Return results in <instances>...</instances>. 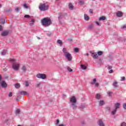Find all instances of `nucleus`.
Segmentation results:
<instances>
[{"label":"nucleus","mask_w":126,"mask_h":126,"mask_svg":"<svg viewBox=\"0 0 126 126\" xmlns=\"http://www.w3.org/2000/svg\"><path fill=\"white\" fill-rule=\"evenodd\" d=\"M81 68H82V69H86L87 67L85 65L82 64L81 65Z\"/></svg>","instance_id":"nucleus-27"},{"label":"nucleus","mask_w":126,"mask_h":126,"mask_svg":"<svg viewBox=\"0 0 126 126\" xmlns=\"http://www.w3.org/2000/svg\"><path fill=\"white\" fill-rule=\"evenodd\" d=\"M9 97H12V93H10L8 94Z\"/></svg>","instance_id":"nucleus-41"},{"label":"nucleus","mask_w":126,"mask_h":126,"mask_svg":"<svg viewBox=\"0 0 126 126\" xmlns=\"http://www.w3.org/2000/svg\"><path fill=\"white\" fill-rule=\"evenodd\" d=\"M78 51H79V49L77 48H74V52H75V53H78Z\"/></svg>","instance_id":"nucleus-34"},{"label":"nucleus","mask_w":126,"mask_h":126,"mask_svg":"<svg viewBox=\"0 0 126 126\" xmlns=\"http://www.w3.org/2000/svg\"><path fill=\"white\" fill-rule=\"evenodd\" d=\"M24 17H25V18H29V17H30V16L29 15H25L24 16Z\"/></svg>","instance_id":"nucleus-38"},{"label":"nucleus","mask_w":126,"mask_h":126,"mask_svg":"<svg viewBox=\"0 0 126 126\" xmlns=\"http://www.w3.org/2000/svg\"><path fill=\"white\" fill-rule=\"evenodd\" d=\"M85 55H86V56H87V57H88L89 56V54H88V53H87Z\"/></svg>","instance_id":"nucleus-56"},{"label":"nucleus","mask_w":126,"mask_h":126,"mask_svg":"<svg viewBox=\"0 0 126 126\" xmlns=\"http://www.w3.org/2000/svg\"><path fill=\"white\" fill-rule=\"evenodd\" d=\"M9 62L12 63V66L14 70H19L20 68V64L18 63H16V60L14 59L10 58Z\"/></svg>","instance_id":"nucleus-1"},{"label":"nucleus","mask_w":126,"mask_h":126,"mask_svg":"<svg viewBox=\"0 0 126 126\" xmlns=\"http://www.w3.org/2000/svg\"><path fill=\"white\" fill-rule=\"evenodd\" d=\"M36 77L41 79H46L47 75L45 74L38 73L36 75Z\"/></svg>","instance_id":"nucleus-4"},{"label":"nucleus","mask_w":126,"mask_h":126,"mask_svg":"<svg viewBox=\"0 0 126 126\" xmlns=\"http://www.w3.org/2000/svg\"><path fill=\"white\" fill-rule=\"evenodd\" d=\"M71 107L73 109V110H76L77 106H76V104H75V103H72L71 104Z\"/></svg>","instance_id":"nucleus-20"},{"label":"nucleus","mask_w":126,"mask_h":126,"mask_svg":"<svg viewBox=\"0 0 126 126\" xmlns=\"http://www.w3.org/2000/svg\"><path fill=\"white\" fill-rule=\"evenodd\" d=\"M102 54H103V52L102 51H99L97 52L98 56H102Z\"/></svg>","instance_id":"nucleus-33"},{"label":"nucleus","mask_w":126,"mask_h":126,"mask_svg":"<svg viewBox=\"0 0 126 126\" xmlns=\"http://www.w3.org/2000/svg\"><path fill=\"white\" fill-rule=\"evenodd\" d=\"M117 16H118L119 17H121V16H123V13L121 11H118L116 13Z\"/></svg>","instance_id":"nucleus-17"},{"label":"nucleus","mask_w":126,"mask_h":126,"mask_svg":"<svg viewBox=\"0 0 126 126\" xmlns=\"http://www.w3.org/2000/svg\"><path fill=\"white\" fill-rule=\"evenodd\" d=\"M105 104V102H104V100H100L99 101V105L100 106H103Z\"/></svg>","instance_id":"nucleus-26"},{"label":"nucleus","mask_w":126,"mask_h":126,"mask_svg":"<svg viewBox=\"0 0 126 126\" xmlns=\"http://www.w3.org/2000/svg\"><path fill=\"white\" fill-rule=\"evenodd\" d=\"M21 69L24 72H26V71H27V67H26L25 65H23Z\"/></svg>","instance_id":"nucleus-14"},{"label":"nucleus","mask_w":126,"mask_h":126,"mask_svg":"<svg viewBox=\"0 0 126 126\" xmlns=\"http://www.w3.org/2000/svg\"><path fill=\"white\" fill-rule=\"evenodd\" d=\"M123 108H124V109L126 110V103L123 104Z\"/></svg>","instance_id":"nucleus-40"},{"label":"nucleus","mask_w":126,"mask_h":126,"mask_svg":"<svg viewBox=\"0 0 126 126\" xmlns=\"http://www.w3.org/2000/svg\"><path fill=\"white\" fill-rule=\"evenodd\" d=\"M67 70H68V71H69L70 72H71V71H72V69H71L70 67H68L67 68Z\"/></svg>","instance_id":"nucleus-37"},{"label":"nucleus","mask_w":126,"mask_h":126,"mask_svg":"<svg viewBox=\"0 0 126 126\" xmlns=\"http://www.w3.org/2000/svg\"><path fill=\"white\" fill-rule=\"evenodd\" d=\"M95 98L96 99H97L98 100H99V99H100V98H101V95H100V94H97L95 95Z\"/></svg>","instance_id":"nucleus-28"},{"label":"nucleus","mask_w":126,"mask_h":126,"mask_svg":"<svg viewBox=\"0 0 126 126\" xmlns=\"http://www.w3.org/2000/svg\"><path fill=\"white\" fill-rule=\"evenodd\" d=\"M34 23H35V20H34L33 19H32L31 21L30 22L29 24L30 25H31V26H32V25H33V24H34Z\"/></svg>","instance_id":"nucleus-21"},{"label":"nucleus","mask_w":126,"mask_h":126,"mask_svg":"<svg viewBox=\"0 0 126 126\" xmlns=\"http://www.w3.org/2000/svg\"><path fill=\"white\" fill-rule=\"evenodd\" d=\"M40 85H41V83H38L37 84V87H39Z\"/></svg>","instance_id":"nucleus-51"},{"label":"nucleus","mask_w":126,"mask_h":126,"mask_svg":"<svg viewBox=\"0 0 126 126\" xmlns=\"http://www.w3.org/2000/svg\"><path fill=\"white\" fill-rule=\"evenodd\" d=\"M58 18H59V20H61V17H59Z\"/></svg>","instance_id":"nucleus-57"},{"label":"nucleus","mask_w":126,"mask_h":126,"mask_svg":"<svg viewBox=\"0 0 126 126\" xmlns=\"http://www.w3.org/2000/svg\"><path fill=\"white\" fill-rule=\"evenodd\" d=\"M126 79V78L125 77H122L121 78V81H124Z\"/></svg>","instance_id":"nucleus-42"},{"label":"nucleus","mask_w":126,"mask_h":126,"mask_svg":"<svg viewBox=\"0 0 126 126\" xmlns=\"http://www.w3.org/2000/svg\"><path fill=\"white\" fill-rule=\"evenodd\" d=\"M117 109H114L113 111H111V114L112 115H115V114H116V113H117Z\"/></svg>","instance_id":"nucleus-25"},{"label":"nucleus","mask_w":126,"mask_h":126,"mask_svg":"<svg viewBox=\"0 0 126 126\" xmlns=\"http://www.w3.org/2000/svg\"><path fill=\"white\" fill-rule=\"evenodd\" d=\"M39 8L41 11H46L49 9V5L46 3L40 4L39 6Z\"/></svg>","instance_id":"nucleus-3"},{"label":"nucleus","mask_w":126,"mask_h":126,"mask_svg":"<svg viewBox=\"0 0 126 126\" xmlns=\"http://www.w3.org/2000/svg\"><path fill=\"white\" fill-rule=\"evenodd\" d=\"M120 106H121V103H116L115 104V109H116V110H118V109H119V108H120Z\"/></svg>","instance_id":"nucleus-19"},{"label":"nucleus","mask_w":126,"mask_h":126,"mask_svg":"<svg viewBox=\"0 0 126 126\" xmlns=\"http://www.w3.org/2000/svg\"><path fill=\"white\" fill-rule=\"evenodd\" d=\"M0 31H2V26L0 25Z\"/></svg>","instance_id":"nucleus-47"},{"label":"nucleus","mask_w":126,"mask_h":126,"mask_svg":"<svg viewBox=\"0 0 126 126\" xmlns=\"http://www.w3.org/2000/svg\"><path fill=\"white\" fill-rule=\"evenodd\" d=\"M70 102L72 103V104H75V103L77 102L76 98L75 96H72L70 99Z\"/></svg>","instance_id":"nucleus-6"},{"label":"nucleus","mask_w":126,"mask_h":126,"mask_svg":"<svg viewBox=\"0 0 126 126\" xmlns=\"http://www.w3.org/2000/svg\"><path fill=\"white\" fill-rule=\"evenodd\" d=\"M5 20H3L2 22H0L1 24H3L4 23H5Z\"/></svg>","instance_id":"nucleus-44"},{"label":"nucleus","mask_w":126,"mask_h":126,"mask_svg":"<svg viewBox=\"0 0 126 126\" xmlns=\"http://www.w3.org/2000/svg\"><path fill=\"white\" fill-rule=\"evenodd\" d=\"M109 73H113V69H111L110 70H109Z\"/></svg>","instance_id":"nucleus-50"},{"label":"nucleus","mask_w":126,"mask_h":126,"mask_svg":"<svg viewBox=\"0 0 126 126\" xmlns=\"http://www.w3.org/2000/svg\"><path fill=\"white\" fill-rule=\"evenodd\" d=\"M96 78L94 79L92 82V84H95V86H96V87H98V86H99V84L98 83H96Z\"/></svg>","instance_id":"nucleus-10"},{"label":"nucleus","mask_w":126,"mask_h":126,"mask_svg":"<svg viewBox=\"0 0 126 126\" xmlns=\"http://www.w3.org/2000/svg\"><path fill=\"white\" fill-rule=\"evenodd\" d=\"M41 23L44 26H50L52 24V21L49 18H44L41 20Z\"/></svg>","instance_id":"nucleus-2"},{"label":"nucleus","mask_w":126,"mask_h":126,"mask_svg":"<svg viewBox=\"0 0 126 126\" xmlns=\"http://www.w3.org/2000/svg\"><path fill=\"white\" fill-rule=\"evenodd\" d=\"M112 94H113V92H107V94L108 96H109V97H111V96H112Z\"/></svg>","instance_id":"nucleus-31"},{"label":"nucleus","mask_w":126,"mask_h":126,"mask_svg":"<svg viewBox=\"0 0 126 126\" xmlns=\"http://www.w3.org/2000/svg\"><path fill=\"white\" fill-rule=\"evenodd\" d=\"M17 126H21V125H18Z\"/></svg>","instance_id":"nucleus-59"},{"label":"nucleus","mask_w":126,"mask_h":126,"mask_svg":"<svg viewBox=\"0 0 126 126\" xmlns=\"http://www.w3.org/2000/svg\"><path fill=\"white\" fill-rule=\"evenodd\" d=\"M92 57L95 59H98V54L94 53V52H92Z\"/></svg>","instance_id":"nucleus-9"},{"label":"nucleus","mask_w":126,"mask_h":126,"mask_svg":"<svg viewBox=\"0 0 126 126\" xmlns=\"http://www.w3.org/2000/svg\"><path fill=\"white\" fill-rule=\"evenodd\" d=\"M90 13H93V10H92V9H90Z\"/></svg>","instance_id":"nucleus-45"},{"label":"nucleus","mask_w":126,"mask_h":126,"mask_svg":"<svg viewBox=\"0 0 126 126\" xmlns=\"http://www.w3.org/2000/svg\"><path fill=\"white\" fill-rule=\"evenodd\" d=\"M9 33V32H8V31H3L1 33V36H2L3 37L7 36V35H8Z\"/></svg>","instance_id":"nucleus-7"},{"label":"nucleus","mask_w":126,"mask_h":126,"mask_svg":"<svg viewBox=\"0 0 126 126\" xmlns=\"http://www.w3.org/2000/svg\"><path fill=\"white\" fill-rule=\"evenodd\" d=\"M95 23H96L97 25H98V26L100 25V23H99V22H96Z\"/></svg>","instance_id":"nucleus-53"},{"label":"nucleus","mask_w":126,"mask_h":126,"mask_svg":"<svg viewBox=\"0 0 126 126\" xmlns=\"http://www.w3.org/2000/svg\"><path fill=\"white\" fill-rule=\"evenodd\" d=\"M3 70H4V71H6V70H7V69L4 68L3 69Z\"/></svg>","instance_id":"nucleus-55"},{"label":"nucleus","mask_w":126,"mask_h":126,"mask_svg":"<svg viewBox=\"0 0 126 126\" xmlns=\"http://www.w3.org/2000/svg\"><path fill=\"white\" fill-rule=\"evenodd\" d=\"M64 56L65 57V58H66V59H67V61H68L69 62L71 61L72 60V56H71V54L69 53L65 54Z\"/></svg>","instance_id":"nucleus-5"},{"label":"nucleus","mask_w":126,"mask_h":126,"mask_svg":"<svg viewBox=\"0 0 126 126\" xmlns=\"http://www.w3.org/2000/svg\"><path fill=\"white\" fill-rule=\"evenodd\" d=\"M6 53H7V50H3L2 52H1V55L2 56H4V55H6Z\"/></svg>","instance_id":"nucleus-24"},{"label":"nucleus","mask_w":126,"mask_h":126,"mask_svg":"<svg viewBox=\"0 0 126 126\" xmlns=\"http://www.w3.org/2000/svg\"><path fill=\"white\" fill-rule=\"evenodd\" d=\"M98 20L99 21H101V20H106V17L102 16L98 19Z\"/></svg>","instance_id":"nucleus-23"},{"label":"nucleus","mask_w":126,"mask_h":126,"mask_svg":"<svg viewBox=\"0 0 126 126\" xmlns=\"http://www.w3.org/2000/svg\"><path fill=\"white\" fill-rule=\"evenodd\" d=\"M112 67H113L112 66H109L108 68V69H112Z\"/></svg>","instance_id":"nucleus-48"},{"label":"nucleus","mask_w":126,"mask_h":126,"mask_svg":"<svg viewBox=\"0 0 126 126\" xmlns=\"http://www.w3.org/2000/svg\"><path fill=\"white\" fill-rule=\"evenodd\" d=\"M15 88H19L20 87V84H16L15 85Z\"/></svg>","instance_id":"nucleus-30"},{"label":"nucleus","mask_w":126,"mask_h":126,"mask_svg":"<svg viewBox=\"0 0 126 126\" xmlns=\"http://www.w3.org/2000/svg\"><path fill=\"white\" fill-rule=\"evenodd\" d=\"M60 123V120H59L58 119L57 120V124H58Z\"/></svg>","instance_id":"nucleus-52"},{"label":"nucleus","mask_w":126,"mask_h":126,"mask_svg":"<svg viewBox=\"0 0 126 126\" xmlns=\"http://www.w3.org/2000/svg\"><path fill=\"white\" fill-rule=\"evenodd\" d=\"M15 10H16V11L18 12L19 11V8L16 7L15 8Z\"/></svg>","instance_id":"nucleus-43"},{"label":"nucleus","mask_w":126,"mask_h":126,"mask_svg":"<svg viewBox=\"0 0 126 126\" xmlns=\"http://www.w3.org/2000/svg\"><path fill=\"white\" fill-rule=\"evenodd\" d=\"M68 8L69 9L72 10V9H73V5H72L71 3H69L68 4Z\"/></svg>","instance_id":"nucleus-16"},{"label":"nucleus","mask_w":126,"mask_h":126,"mask_svg":"<svg viewBox=\"0 0 126 126\" xmlns=\"http://www.w3.org/2000/svg\"><path fill=\"white\" fill-rule=\"evenodd\" d=\"M97 124L99 126H105V123L103 122V121L102 120H99L97 122Z\"/></svg>","instance_id":"nucleus-8"},{"label":"nucleus","mask_w":126,"mask_h":126,"mask_svg":"<svg viewBox=\"0 0 126 126\" xmlns=\"http://www.w3.org/2000/svg\"><path fill=\"white\" fill-rule=\"evenodd\" d=\"M89 16H88V15L85 14H84V19L85 20H86V21H88V20H89Z\"/></svg>","instance_id":"nucleus-15"},{"label":"nucleus","mask_w":126,"mask_h":126,"mask_svg":"<svg viewBox=\"0 0 126 126\" xmlns=\"http://www.w3.org/2000/svg\"><path fill=\"white\" fill-rule=\"evenodd\" d=\"M80 3H81V4H83V3H84V2L82 0H80Z\"/></svg>","instance_id":"nucleus-46"},{"label":"nucleus","mask_w":126,"mask_h":126,"mask_svg":"<svg viewBox=\"0 0 126 126\" xmlns=\"http://www.w3.org/2000/svg\"><path fill=\"white\" fill-rule=\"evenodd\" d=\"M25 86H26V87L29 86V83H28V82H26Z\"/></svg>","instance_id":"nucleus-39"},{"label":"nucleus","mask_w":126,"mask_h":126,"mask_svg":"<svg viewBox=\"0 0 126 126\" xmlns=\"http://www.w3.org/2000/svg\"><path fill=\"white\" fill-rule=\"evenodd\" d=\"M24 7L27 9L28 8V6L27 5V4L26 3L24 4Z\"/></svg>","instance_id":"nucleus-35"},{"label":"nucleus","mask_w":126,"mask_h":126,"mask_svg":"<svg viewBox=\"0 0 126 126\" xmlns=\"http://www.w3.org/2000/svg\"><path fill=\"white\" fill-rule=\"evenodd\" d=\"M93 27H94L93 25L90 24L89 25L88 28L89 29H93Z\"/></svg>","instance_id":"nucleus-32"},{"label":"nucleus","mask_w":126,"mask_h":126,"mask_svg":"<svg viewBox=\"0 0 126 126\" xmlns=\"http://www.w3.org/2000/svg\"><path fill=\"white\" fill-rule=\"evenodd\" d=\"M113 86L114 87H115V88H117V87L119 86L118 85V82H117L116 81H114L113 82Z\"/></svg>","instance_id":"nucleus-18"},{"label":"nucleus","mask_w":126,"mask_h":126,"mask_svg":"<svg viewBox=\"0 0 126 126\" xmlns=\"http://www.w3.org/2000/svg\"><path fill=\"white\" fill-rule=\"evenodd\" d=\"M124 28H126V25H124L122 27V29H124Z\"/></svg>","instance_id":"nucleus-49"},{"label":"nucleus","mask_w":126,"mask_h":126,"mask_svg":"<svg viewBox=\"0 0 126 126\" xmlns=\"http://www.w3.org/2000/svg\"><path fill=\"white\" fill-rule=\"evenodd\" d=\"M0 85L4 88L7 87V84H6V83L4 81H2L0 83Z\"/></svg>","instance_id":"nucleus-11"},{"label":"nucleus","mask_w":126,"mask_h":126,"mask_svg":"<svg viewBox=\"0 0 126 126\" xmlns=\"http://www.w3.org/2000/svg\"><path fill=\"white\" fill-rule=\"evenodd\" d=\"M121 126H126V123L125 122H123L121 123Z\"/></svg>","instance_id":"nucleus-36"},{"label":"nucleus","mask_w":126,"mask_h":126,"mask_svg":"<svg viewBox=\"0 0 126 126\" xmlns=\"http://www.w3.org/2000/svg\"><path fill=\"white\" fill-rule=\"evenodd\" d=\"M63 56L66 55L68 53V52H67V49L65 48H63Z\"/></svg>","instance_id":"nucleus-13"},{"label":"nucleus","mask_w":126,"mask_h":126,"mask_svg":"<svg viewBox=\"0 0 126 126\" xmlns=\"http://www.w3.org/2000/svg\"><path fill=\"white\" fill-rule=\"evenodd\" d=\"M15 113H16V115H18V114H19L20 113V109H17L16 110Z\"/></svg>","instance_id":"nucleus-29"},{"label":"nucleus","mask_w":126,"mask_h":126,"mask_svg":"<svg viewBox=\"0 0 126 126\" xmlns=\"http://www.w3.org/2000/svg\"><path fill=\"white\" fill-rule=\"evenodd\" d=\"M21 95H26L27 96H29V93L25 91H21L20 92Z\"/></svg>","instance_id":"nucleus-12"},{"label":"nucleus","mask_w":126,"mask_h":126,"mask_svg":"<svg viewBox=\"0 0 126 126\" xmlns=\"http://www.w3.org/2000/svg\"><path fill=\"white\" fill-rule=\"evenodd\" d=\"M1 7V4H0V8Z\"/></svg>","instance_id":"nucleus-58"},{"label":"nucleus","mask_w":126,"mask_h":126,"mask_svg":"<svg viewBox=\"0 0 126 126\" xmlns=\"http://www.w3.org/2000/svg\"><path fill=\"white\" fill-rule=\"evenodd\" d=\"M57 43H58V44H59V45H60V46L61 47H62V46H63V41H62V40L58 39L57 40Z\"/></svg>","instance_id":"nucleus-22"},{"label":"nucleus","mask_w":126,"mask_h":126,"mask_svg":"<svg viewBox=\"0 0 126 126\" xmlns=\"http://www.w3.org/2000/svg\"><path fill=\"white\" fill-rule=\"evenodd\" d=\"M59 126H64V125L63 124H60Z\"/></svg>","instance_id":"nucleus-54"}]
</instances>
